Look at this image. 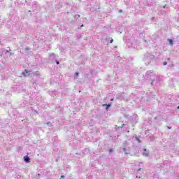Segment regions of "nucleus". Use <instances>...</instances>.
Segmentation results:
<instances>
[{"label":"nucleus","instance_id":"obj_14","mask_svg":"<svg viewBox=\"0 0 179 179\" xmlns=\"http://www.w3.org/2000/svg\"><path fill=\"white\" fill-rule=\"evenodd\" d=\"M10 56L15 55V53H14V52H10Z\"/></svg>","mask_w":179,"mask_h":179},{"label":"nucleus","instance_id":"obj_16","mask_svg":"<svg viewBox=\"0 0 179 179\" xmlns=\"http://www.w3.org/2000/svg\"><path fill=\"white\" fill-rule=\"evenodd\" d=\"M56 64H57V65H59V62H58L57 60H56Z\"/></svg>","mask_w":179,"mask_h":179},{"label":"nucleus","instance_id":"obj_9","mask_svg":"<svg viewBox=\"0 0 179 179\" xmlns=\"http://www.w3.org/2000/svg\"><path fill=\"white\" fill-rule=\"evenodd\" d=\"M24 76H29V71L27 70H25V73H23Z\"/></svg>","mask_w":179,"mask_h":179},{"label":"nucleus","instance_id":"obj_33","mask_svg":"<svg viewBox=\"0 0 179 179\" xmlns=\"http://www.w3.org/2000/svg\"><path fill=\"white\" fill-rule=\"evenodd\" d=\"M29 12H31V10H29Z\"/></svg>","mask_w":179,"mask_h":179},{"label":"nucleus","instance_id":"obj_6","mask_svg":"<svg viewBox=\"0 0 179 179\" xmlns=\"http://www.w3.org/2000/svg\"><path fill=\"white\" fill-rule=\"evenodd\" d=\"M50 59H55V54L52 53L50 55Z\"/></svg>","mask_w":179,"mask_h":179},{"label":"nucleus","instance_id":"obj_26","mask_svg":"<svg viewBox=\"0 0 179 179\" xmlns=\"http://www.w3.org/2000/svg\"><path fill=\"white\" fill-rule=\"evenodd\" d=\"M7 48H8L9 51H10V48L8 47Z\"/></svg>","mask_w":179,"mask_h":179},{"label":"nucleus","instance_id":"obj_28","mask_svg":"<svg viewBox=\"0 0 179 179\" xmlns=\"http://www.w3.org/2000/svg\"><path fill=\"white\" fill-rule=\"evenodd\" d=\"M138 171H141V169H139L138 170Z\"/></svg>","mask_w":179,"mask_h":179},{"label":"nucleus","instance_id":"obj_23","mask_svg":"<svg viewBox=\"0 0 179 179\" xmlns=\"http://www.w3.org/2000/svg\"><path fill=\"white\" fill-rule=\"evenodd\" d=\"M78 75H79L78 72H76V76H78Z\"/></svg>","mask_w":179,"mask_h":179},{"label":"nucleus","instance_id":"obj_12","mask_svg":"<svg viewBox=\"0 0 179 179\" xmlns=\"http://www.w3.org/2000/svg\"><path fill=\"white\" fill-rule=\"evenodd\" d=\"M113 41H114V39H113V38H110V43H113Z\"/></svg>","mask_w":179,"mask_h":179},{"label":"nucleus","instance_id":"obj_21","mask_svg":"<svg viewBox=\"0 0 179 179\" xmlns=\"http://www.w3.org/2000/svg\"><path fill=\"white\" fill-rule=\"evenodd\" d=\"M8 52H9V50H6L5 51V54H8Z\"/></svg>","mask_w":179,"mask_h":179},{"label":"nucleus","instance_id":"obj_25","mask_svg":"<svg viewBox=\"0 0 179 179\" xmlns=\"http://www.w3.org/2000/svg\"><path fill=\"white\" fill-rule=\"evenodd\" d=\"M122 10H119V13H122Z\"/></svg>","mask_w":179,"mask_h":179},{"label":"nucleus","instance_id":"obj_3","mask_svg":"<svg viewBox=\"0 0 179 179\" xmlns=\"http://www.w3.org/2000/svg\"><path fill=\"white\" fill-rule=\"evenodd\" d=\"M155 80V83L153 84V86H154V85H157V83H159V82H160V76L156 75Z\"/></svg>","mask_w":179,"mask_h":179},{"label":"nucleus","instance_id":"obj_13","mask_svg":"<svg viewBox=\"0 0 179 179\" xmlns=\"http://www.w3.org/2000/svg\"><path fill=\"white\" fill-rule=\"evenodd\" d=\"M163 65H164V66L167 65V62H164L163 63Z\"/></svg>","mask_w":179,"mask_h":179},{"label":"nucleus","instance_id":"obj_1","mask_svg":"<svg viewBox=\"0 0 179 179\" xmlns=\"http://www.w3.org/2000/svg\"><path fill=\"white\" fill-rule=\"evenodd\" d=\"M145 79H150L151 80V86H153L156 79V73L154 71H148L144 76Z\"/></svg>","mask_w":179,"mask_h":179},{"label":"nucleus","instance_id":"obj_7","mask_svg":"<svg viewBox=\"0 0 179 179\" xmlns=\"http://www.w3.org/2000/svg\"><path fill=\"white\" fill-rule=\"evenodd\" d=\"M134 138H135L136 141H137V142H138V143H142V141H141V138H139V137L135 136Z\"/></svg>","mask_w":179,"mask_h":179},{"label":"nucleus","instance_id":"obj_11","mask_svg":"<svg viewBox=\"0 0 179 179\" xmlns=\"http://www.w3.org/2000/svg\"><path fill=\"white\" fill-rule=\"evenodd\" d=\"M123 152H124L125 155H128L129 154V152H127V148H123Z\"/></svg>","mask_w":179,"mask_h":179},{"label":"nucleus","instance_id":"obj_17","mask_svg":"<svg viewBox=\"0 0 179 179\" xmlns=\"http://www.w3.org/2000/svg\"><path fill=\"white\" fill-rule=\"evenodd\" d=\"M46 124H47V125H51V122H48Z\"/></svg>","mask_w":179,"mask_h":179},{"label":"nucleus","instance_id":"obj_32","mask_svg":"<svg viewBox=\"0 0 179 179\" xmlns=\"http://www.w3.org/2000/svg\"><path fill=\"white\" fill-rule=\"evenodd\" d=\"M136 178H138V176H136Z\"/></svg>","mask_w":179,"mask_h":179},{"label":"nucleus","instance_id":"obj_30","mask_svg":"<svg viewBox=\"0 0 179 179\" xmlns=\"http://www.w3.org/2000/svg\"><path fill=\"white\" fill-rule=\"evenodd\" d=\"M124 124H123L122 125V127H124Z\"/></svg>","mask_w":179,"mask_h":179},{"label":"nucleus","instance_id":"obj_15","mask_svg":"<svg viewBox=\"0 0 179 179\" xmlns=\"http://www.w3.org/2000/svg\"><path fill=\"white\" fill-rule=\"evenodd\" d=\"M122 129V127H117V129H116L118 131V129Z\"/></svg>","mask_w":179,"mask_h":179},{"label":"nucleus","instance_id":"obj_20","mask_svg":"<svg viewBox=\"0 0 179 179\" xmlns=\"http://www.w3.org/2000/svg\"><path fill=\"white\" fill-rule=\"evenodd\" d=\"M61 178H65V176L64 175L61 176Z\"/></svg>","mask_w":179,"mask_h":179},{"label":"nucleus","instance_id":"obj_24","mask_svg":"<svg viewBox=\"0 0 179 179\" xmlns=\"http://www.w3.org/2000/svg\"><path fill=\"white\" fill-rule=\"evenodd\" d=\"M160 8H162L163 9H164L166 8V6H164L160 7Z\"/></svg>","mask_w":179,"mask_h":179},{"label":"nucleus","instance_id":"obj_4","mask_svg":"<svg viewBox=\"0 0 179 179\" xmlns=\"http://www.w3.org/2000/svg\"><path fill=\"white\" fill-rule=\"evenodd\" d=\"M24 162H25V163H30V157H29V156H24Z\"/></svg>","mask_w":179,"mask_h":179},{"label":"nucleus","instance_id":"obj_31","mask_svg":"<svg viewBox=\"0 0 179 179\" xmlns=\"http://www.w3.org/2000/svg\"><path fill=\"white\" fill-rule=\"evenodd\" d=\"M113 100H114V99H111V101H113Z\"/></svg>","mask_w":179,"mask_h":179},{"label":"nucleus","instance_id":"obj_19","mask_svg":"<svg viewBox=\"0 0 179 179\" xmlns=\"http://www.w3.org/2000/svg\"><path fill=\"white\" fill-rule=\"evenodd\" d=\"M113 152V149L109 150V153H111Z\"/></svg>","mask_w":179,"mask_h":179},{"label":"nucleus","instance_id":"obj_5","mask_svg":"<svg viewBox=\"0 0 179 179\" xmlns=\"http://www.w3.org/2000/svg\"><path fill=\"white\" fill-rule=\"evenodd\" d=\"M143 155L145 156V157H148V156H149V152L146 150V148H144V152H143Z\"/></svg>","mask_w":179,"mask_h":179},{"label":"nucleus","instance_id":"obj_2","mask_svg":"<svg viewBox=\"0 0 179 179\" xmlns=\"http://www.w3.org/2000/svg\"><path fill=\"white\" fill-rule=\"evenodd\" d=\"M144 57V62L145 65H149V64H150V62L155 59V55L149 52L145 53Z\"/></svg>","mask_w":179,"mask_h":179},{"label":"nucleus","instance_id":"obj_8","mask_svg":"<svg viewBox=\"0 0 179 179\" xmlns=\"http://www.w3.org/2000/svg\"><path fill=\"white\" fill-rule=\"evenodd\" d=\"M103 106H106V110H108L111 107V104H105Z\"/></svg>","mask_w":179,"mask_h":179},{"label":"nucleus","instance_id":"obj_10","mask_svg":"<svg viewBox=\"0 0 179 179\" xmlns=\"http://www.w3.org/2000/svg\"><path fill=\"white\" fill-rule=\"evenodd\" d=\"M170 45H173V39H168Z\"/></svg>","mask_w":179,"mask_h":179},{"label":"nucleus","instance_id":"obj_18","mask_svg":"<svg viewBox=\"0 0 179 179\" xmlns=\"http://www.w3.org/2000/svg\"><path fill=\"white\" fill-rule=\"evenodd\" d=\"M25 50H26V51H29V50H30V48H26Z\"/></svg>","mask_w":179,"mask_h":179},{"label":"nucleus","instance_id":"obj_27","mask_svg":"<svg viewBox=\"0 0 179 179\" xmlns=\"http://www.w3.org/2000/svg\"><path fill=\"white\" fill-rule=\"evenodd\" d=\"M80 27H83V24H82V25L80 26Z\"/></svg>","mask_w":179,"mask_h":179},{"label":"nucleus","instance_id":"obj_22","mask_svg":"<svg viewBox=\"0 0 179 179\" xmlns=\"http://www.w3.org/2000/svg\"><path fill=\"white\" fill-rule=\"evenodd\" d=\"M167 128H168V129H171V127H170V126H168Z\"/></svg>","mask_w":179,"mask_h":179},{"label":"nucleus","instance_id":"obj_29","mask_svg":"<svg viewBox=\"0 0 179 179\" xmlns=\"http://www.w3.org/2000/svg\"><path fill=\"white\" fill-rule=\"evenodd\" d=\"M178 110H179V106L177 107Z\"/></svg>","mask_w":179,"mask_h":179}]
</instances>
